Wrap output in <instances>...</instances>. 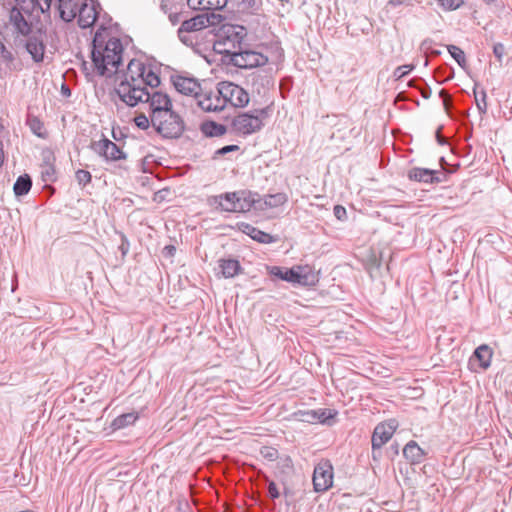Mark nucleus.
Returning <instances> with one entry per match:
<instances>
[{"mask_svg": "<svg viewBox=\"0 0 512 512\" xmlns=\"http://www.w3.org/2000/svg\"><path fill=\"white\" fill-rule=\"evenodd\" d=\"M159 85V69L155 65L140 59H132L116 92L127 105L135 106L139 102L148 100L149 94L146 86L155 88Z\"/></svg>", "mask_w": 512, "mask_h": 512, "instance_id": "obj_1", "label": "nucleus"}, {"mask_svg": "<svg viewBox=\"0 0 512 512\" xmlns=\"http://www.w3.org/2000/svg\"><path fill=\"white\" fill-rule=\"evenodd\" d=\"M123 46L117 37L96 33L91 57L97 73L111 75L117 71L122 60Z\"/></svg>", "mask_w": 512, "mask_h": 512, "instance_id": "obj_2", "label": "nucleus"}, {"mask_svg": "<svg viewBox=\"0 0 512 512\" xmlns=\"http://www.w3.org/2000/svg\"><path fill=\"white\" fill-rule=\"evenodd\" d=\"M282 60L283 50L278 41L258 44V78H261L263 87H274V74Z\"/></svg>", "mask_w": 512, "mask_h": 512, "instance_id": "obj_3", "label": "nucleus"}, {"mask_svg": "<svg viewBox=\"0 0 512 512\" xmlns=\"http://www.w3.org/2000/svg\"><path fill=\"white\" fill-rule=\"evenodd\" d=\"M150 107L152 109V122L156 126V121L164 118V122L173 126H184L183 118L172 110V102L170 97L163 92H155L151 97Z\"/></svg>", "mask_w": 512, "mask_h": 512, "instance_id": "obj_4", "label": "nucleus"}, {"mask_svg": "<svg viewBox=\"0 0 512 512\" xmlns=\"http://www.w3.org/2000/svg\"><path fill=\"white\" fill-rule=\"evenodd\" d=\"M214 48L221 54L234 53L245 37V28L239 25L223 24L217 31Z\"/></svg>", "mask_w": 512, "mask_h": 512, "instance_id": "obj_5", "label": "nucleus"}, {"mask_svg": "<svg viewBox=\"0 0 512 512\" xmlns=\"http://www.w3.org/2000/svg\"><path fill=\"white\" fill-rule=\"evenodd\" d=\"M253 202L254 200L242 199L236 192L213 196L209 199L210 205L226 212H244L250 209Z\"/></svg>", "mask_w": 512, "mask_h": 512, "instance_id": "obj_6", "label": "nucleus"}, {"mask_svg": "<svg viewBox=\"0 0 512 512\" xmlns=\"http://www.w3.org/2000/svg\"><path fill=\"white\" fill-rule=\"evenodd\" d=\"M223 18L220 14H199L195 17L182 22L179 28V34L197 32L210 26L221 24Z\"/></svg>", "mask_w": 512, "mask_h": 512, "instance_id": "obj_7", "label": "nucleus"}, {"mask_svg": "<svg viewBox=\"0 0 512 512\" xmlns=\"http://www.w3.org/2000/svg\"><path fill=\"white\" fill-rule=\"evenodd\" d=\"M219 93L224 100V106L229 102L235 107H244L249 102L248 93L242 87L232 82H220Z\"/></svg>", "mask_w": 512, "mask_h": 512, "instance_id": "obj_8", "label": "nucleus"}, {"mask_svg": "<svg viewBox=\"0 0 512 512\" xmlns=\"http://www.w3.org/2000/svg\"><path fill=\"white\" fill-rule=\"evenodd\" d=\"M16 5L10 13V23L17 33L27 36L32 32L33 18H38L41 14L25 12L17 2Z\"/></svg>", "mask_w": 512, "mask_h": 512, "instance_id": "obj_9", "label": "nucleus"}, {"mask_svg": "<svg viewBox=\"0 0 512 512\" xmlns=\"http://www.w3.org/2000/svg\"><path fill=\"white\" fill-rule=\"evenodd\" d=\"M396 430V421L391 420L388 423L378 424L372 435V456L373 459H377L381 455V448L385 445L393 436Z\"/></svg>", "mask_w": 512, "mask_h": 512, "instance_id": "obj_10", "label": "nucleus"}, {"mask_svg": "<svg viewBox=\"0 0 512 512\" xmlns=\"http://www.w3.org/2000/svg\"><path fill=\"white\" fill-rule=\"evenodd\" d=\"M99 14V5L93 0H82L78 4L75 19L79 27L85 29L92 27Z\"/></svg>", "mask_w": 512, "mask_h": 512, "instance_id": "obj_11", "label": "nucleus"}, {"mask_svg": "<svg viewBox=\"0 0 512 512\" xmlns=\"http://www.w3.org/2000/svg\"><path fill=\"white\" fill-rule=\"evenodd\" d=\"M91 149L107 161H118L126 158V154L121 147L106 137L93 141Z\"/></svg>", "mask_w": 512, "mask_h": 512, "instance_id": "obj_12", "label": "nucleus"}, {"mask_svg": "<svg viewBox=\"0 0 512 512\" xmlns=\"http://www.w3.org/2000/svg\"><path fill=\"white\" fill-rule=\"evenodd\" d=\"M170 81L177 92L182 95L196 97L202 92L201 83L198 79L184 74H174L170 77Z\"/></svg>", "mask_w": 512, "mask_h": 512, "instance_id": "obj_13", "label": "nucleus"}, {"mask_svg": "<svg viewBox=\"0 0 512 512\" xmlns=\"http://www.w3.org/2000/svg\"><path fill=\"white\" fill-rule=\"evenodd\" d=\"M198 105L204 111H218L224 109V100L219 93V86L217 89H203L199 95L195 97Z\"/></svg>", "mask_w": 512, "mask_h": 512, "instance_id": "obj_14", "label": "nucleus"}, {"mask_svg": "<svg viewBox=\"0 0 512 512\" xmlns=\"http://www.w3.org/2000/svg\"><path fill=\"white\" fill-rule=\"evenodd\" d=\"M333 483L332 466L328 462L319 463L313 473V485L316 492L328 490Z\"/></svg>", "mask_w": 512, "mask_h": 512, "instance_id": "obj_15", "label": "nucleus"}, {"mask_svg": "<svg viewBox=\"0 0 512 512\" xmlns=\"http://www.w3.org/2000/svg\"><path fill=\"white\" fill-rule=\"evenodd\" d=\"M438 175H444L440 171L426 169V168H412L408 172V177L411 180L424 182V183H439L442 179Z\"/></svg>", "mask_w": 512, "mask_h": 512, "instance_id": "obj_16", "label": "nucleus"}, {"mask_svg": "<svg viewBox=\"0 0 512 512\" xmlns=\"http://www.w3.org/2000/svg\"><path fill=\"white\" fill-rule=\"evenodd\" d=\"M229 55L231 56V62L239 68H252L256 66V54L254 52H240L237 49Z\"/></svg>", "mask_w": 512, "mask_h": 512, "instance_id": "obj_17", "label": "nucleus"}, {"mask_svg": "<svg viewBox=\"0 0 512 512\" xmlns=\"http://www.w3.org/2000/svg\"><path fill=\"white\" fill-rule=\"evenodd\" d=\"M287 199V195L280 192L266 195L263 199L258 198V210L277 208L285 204Z\"/></svg>", "mask_w": 512, "mask_h": 512, "instance_id": "obj_18", "label": "nucleus"}, {"mask_svg": "<svg viewBox=\"0 0 512 512\" xmlns=\"http://www.w3.org/2000/svg\"><path fill=\"white\" fill-rule=\"evenodd\" d=\"M188 6L196 10H220L228 0H187Z\"/></svg>", "mask_w": 512, "mask_h": 512, "instance_id": "obj_19", "label": "nucleus"}, {"mask_svg": "<svg viewBox=\"0 0 512 512\" xmlns=\"http://www.w3.org/2000/svg\"><path fill=\"white\" fill-rule=\"evenodd\" d=\"M26 50L31 55L34 62L39 63L44 59L45 45L42 40L36 37L30 38L26 43Z\"/></svg>", "mask_w": 512, "mask_h": 512, "instance_id": "obj_20", "label": "nucleus"}, {"mask_svg": "<svg viewBox=\"0 0 512 512\" xmlns=\"http://www.w3.org/2000/svg\"><path fill=\"white\" fill-rule=\"evenodd\" d=\"M492 355V349L488 345L482 344L475 349L472 359H476L479 362V366L486 370L491 365Z\"/></svg>", "mask_w": 512, "mask_h": 512, "instance_id": "obj_21", "label": "nucleus"}, {"mask_svg": "<svg viewBox=\"0 0 512 512\" xmlns=\"http://www.w3.org/2000/svg\"><path fill=\"white\" fill-rule=\"evenodd\" d=\"M337 413L330 409H318L307 412L306 420L308 422H320V423H329L331 419L335 417Z\"/></svg>", "mask_w": 512, "mask_h": 512, "instance_id": "obj_22", "label": "nucleus"}, {"mask_svg": "<svg viewBox=\"0 0 512 512\" xmlns=\"http://www.w3.org/2000/svg\"><path fill=\"white\" fill-rule=\"evenodd\" d=\"M219 268L224 277L230 278L237 275L240 271V264L235 259H221L219 261Z\"/></svg>", "mask_w": 512, "mask_h": 512, "instance_id": "obj_23", "label": "nucleus"}, {"mask_svg": "<svg viewBox=\"0 0 512 512\" xmlns=\"http://www.w3.org/2000/svg\"><path fill=\"white\" fill-rule=\"evenodd\" d=\"M403 455L407 460L413 463H418L422 460L423 450L415 441H410L405 445L403 449Z\"/></svg>", "mask_w": 512, "mask_h": 512, "instance_id": "obj_24", "label": "nucleus"}, {"mask_svg": "<svg viewBox=\"0 0 512 512\" xmlns=\"http://www.w3.org/2000/svg\"><path fill=\"white\" fill-rule=\"evenodd\" d=\"M301 268L298 267L297 269H286L283 270V275L281 276V280H285L287 282L291 283H298L302 285L308 284V277L307 275H303L300 273Z\"/></svg>", "mask_w": 512, "mask_h": 512, "instance_id": "obj_25", "label": "nucleus"}, {"mask_svg": "<svg viewBox=\"0 0 512 512\" xmlns=\"http://www.w3.org/2000/svg\"><path fill=\"white\" fill-rule=\"evenodd\" d=\"M137 419H138V414L136 412L125 413V414H122V415L116 417L112 421L111 427L114 430L123 429L129 425L134 424Z\"/></svg>", "mask_w": 512, "mask_h": 512, "instance_id": "obj_26", "label": "nucleus"}, {"mask_svg": "<svg viewBox=\"0 0 512 512\" xmlns=\"http://www.w3.org/2000/svg\"><path fill=\"white\" fill-rule=\"evenodd\" d=\"M32 187V180L28 174L21 175L17 178L13 190L16 196L26 195Z\"/></svg>", "mask_w": 512, "mask_h": 512, "instance_id": "obj_27", "label": "nucleus"}, {"mask_svg": "<svg viewBox=\"0 0 512 512\" xmlns=\"http://www.w3.org/2000/svg\"><path fill=\"white\" fill-rule=\"evenodd\" d=\"M446 47L452 58L459 64L461 68L465 69L467 66V61L464 51L456 45H447Z\"/></svg>", "mask_w": 512, "mask_h": 512, "instance_id": "obj_28", "label": "nucleus"}, {"mask_svg": "<svg viewBox=\"0 0 512 512\" xmlns=\"http://www.w3.org/2000/svg\"><path fill=\"white\" fill-rule=\"evenodd\" d=\"M40 173L44 182H54L57 178L54 164H41Z\"/></svg>", "mask_w": 512, "mask_h": 512, "instance_id": "obj_29", "label": "nucleus"}, {"mask_svg": "<svg viewBox=\"0 0 512 512\" xmlns=\"http://www.w3.org/2000/svg\"><path fill=\"white\" fill-rule=\"evenodd\" d=\"M260 454L262 455V457L265 460H267L269 462H274L279 458L278 450L276 448L270 447V446H263L260 449Z\"/></svg>", "mask_w": 512, "mask_h": 512, "instance_id": "obj_30", "label": "nucleus"}, {"mask_svg": "<svg viewBox=\"0 0 512 512\" xmlns=\"http://www.w3.org/2000/svg\"><path fill=\"white\" fill-rule=\"evenodd\" d=\"M76 180L79 185L86 186L88 183L91 182L92 176L89 171L79 169L75 173Z\"/></svg>", "mask_w": 512, "mask_h": 512, "instance_id": "obj_31", "label": "nucleus"}, {"mask_svg": "<svg viewBox=\"0 0 512 512\" xmlns=\"http://www.w3.org/2000/svg\"><path fill=\"white\" fill-rule=\"evenodd\" d=\"M280 240L278 235H272L261 230H258V243L269 244L278 242Z\"/></svg>", "mask_w": 512, "mask_h": 512, "instance_id": "obj_32", "label": "nucleus"}, {"mask_svg": "<svg viewBox=\"0 0 512 512\" xmlns=\"http://www.w3.org/2000/svg\"><path fill=\"white\" fill-rule=\"evenodd\" d=\"M240 148L238 145H227L224 146L214 152L213 159H217L221 156H224L230 152L238 151Z\"/></svg>", "mask_w": 512, "mask_h": 512, "instance_id": "obj_33", "label": "nucleus"}, {"mask_svg": "<svg viewBox=\"0 0 512 512\" xmlns=\"http://www.w3.org/2000/svg\"><path fill=\"white\" fill-rule=\"evenodd\" d=\"M414 65H402V66H398L394 72H393V75L394 77H396L397 79H401L403 78L404 76H406L407 74H409L413 69H414Z\"/></svg>", "mask_w": 512, "mask_h": 512, "instance_id": "obj_34", "label": "nucleus"}, {"mask_svg": "<svg viewBox=\"0 0 512 512\" xmlns=\"http://www.w3.org/2000/svg\"><path fill=\"white\" fill-rule=\"evenodd\" d=\"M253 117L247 114L239 115L235 120V125L242 126L243 128H247L248 126H252Z\"/></svg>", "mask_w": 512, "mask_h": 512, "instance_id": "obj_35", "label": "nucleus"}, {"mask_svg": "<svg viewBox=\"0 0 512 512\" xmlns=\"http://www.w3.org/2000/svg\"><path fill=\"white\" fill-rule=\"evenodd\" d=\"M272 112H273L272 105H269L266 108L261 109L260 111H258V128H260L261 126L266 125V123L264 122V119L266 117H268L269 114L272 113Z\"/></svg>", "mask_w": 512, "mask_h": 512, "instance_id": "obj_36", "label": "nucleus"}, {"mask_svg": "<svg viewBox=\"0 0 512 512\" xmlns=\"http://www.w3.org/2000/svg\"><path fill=\"white\" fill-rule=\"evenodd\" d=\"M164 138L177 139L182 135V130H155Z\"/></svg>", "mask_w": 512, "mask_h": 512, "instance_id": "obj_37", "label": "nucleus"}, {"mask_svg": "<svg viewBox=\"0 0 512 512\" xmlns=\"http://www.w3.org/2000/svg\"><path fill=\"white\" fill-rule=\"evenodd\" d=\"M41 156H42V164H54L55 156L51 150H49V149L43 150L41 153Z\"/></svg>", "mask_w": 512, "mask_h": 512, "instance_id": "obj_38", "label": "nucleus"}, {"mask_svg": "<svg viewBox=\"0 0 512 512\" xmlns=\"http://www.w3.org/2000/svg\"><path fill=\"white\" fill-rule=\"evenodd\" d=\"M439 4L447 10H454L460 6L459 0H439Z\"/></svg>", "mask_w": 512, "mask_h": 512, "instance_id": "obj_39", "label": "nucleus"}, {"mask_svg": "<svg viewBox=\"0 0 512 512\" xmlns=\"http://www.w3.org/2000/svg\"><path fill=\"white\" fill-rule=\"evenodd\" d=\"M134 123L138 128H147L149 121L144 114H140L134 117Z\"/></svg>", "mask_w": 512, "mask_h": 512, "instance_id": "obj_40", "label": "nucleus"}, {"mask_svg": "<svg viewBox=\"0 0 512 512\" xmlns=\"http://www.w3.org/2000/svg\"><path fill=\"white\" fill-rule=\"evenodd\" d=\"M493 53H494L495 57L499 61H501L503 56H504V54H505V47H504V45L501 44V43L495 44L494 47H493Z\"/></svg>", "mask_w": 512, "mask_h": 512, "instance_id": "obj_41", "label": "nucleus"}, {"mask_svg": "<svg viewBox=\"0 0 512 512\" xmlns=\"http://www.w3.org/2000/svg\"><path fill=\"white\" fill-rule=\"evenodd\" d=\"M130 244L128 239L124 234H121V244L119 246V250L121 251L122 255L125 256L129 252Z\"/></svg>", "mask_w": 512, "mask_h": 512, "instance_id": "obj_42", "label": "nucleus"}, {"mask_svg": "<svg viewBox=\"0 0 512 512\" xmlns=\"http://www.w3.org/2000/svg\"><path fill=\"white\" fill-rule=\"evenodd\" d=\"M268 273L281 280V276L283 275V269L278 266H266Z\"/></svg>", "mask_w": 512, "mask_h": 512, "instance_id": "obj_43", "label": "nucleus"}, {"mask_svg": "<svg viewBox=\"0 0 512 512\" xmlns=\"http://www.w3.org/2000/svg\"><path fill=\"white\" fill-rule=\"evenodd\" d=\"M334 215L338 220H343L346 217V209L341 205L334 207Z\"/></svg>", "mask_w": 512, "mask_h": 512, "instance_id": "obj_44", "label": "nucleus"}, {"mask_svg": "<svg viewBox=\"0 0 512 512\" xmlns=\"http://www.w3.org/2000/svg\"><path fill=\"white\" fill-rule=\"evenodd\" d=\"M176 253V247L174 245H166L163 250H162V254L165 256V257H174Z\"/></svg>", "mask_w": 512, "mask_h": 512, "instance_id": "obj_45", "label": "nucleus"}, {"mask_svg": "<svg viewBox=\"0 0 512 512\" xmlns=\"http://www.w3.org/2000/svg\"><path fill=\"white\" fill-rule=\"evenodd\" d=\"M205 137H220L225 134L227 130H202Z\"/></svg>", "mask_w": 512, "mask_h": 512, "instance_id": "obj_46", "label": "nucleus"}, {"mask_svg": "<svg viewBox=\"0 0 512 512\" xmlns=\"http://www.w3.org/2000/svg\"><path fill=\"white\" fill-rule=\"evenodd\" d=\"M474 94H475V97H476V101H477L478 108H479V109H486V107H487V103H486V92H485L484 90H482V91L480 92V95L482 96L483 107L481 106V104H480V102H479V100H478L476 89H474Z\"/></svg>", "mask_w": 512, "mask_h": 512, "instance_id": "obj_47", "label": "nucleus"}, {"mask_svg": "<svg viewBox=\"0 0 512 512\" xmlns=\"http://www.w3.org/2000/svg\"><path fill=\"white\" fill-rule=\"evenodd\" d=\"M268 490H269V494L272 498H277L279 496V492H278L274 482L269 483Z\"/></svg>", "mask_w": 512, "mask_h": 512, "instance_id": "obj_48", "label": "nucleus"}, {"mask_svg": "<svg viewBox=\"0 0 512 512\" xmlns=\"http://www.w3.org/2000/svg\"><path fill=\"white\" fill-rule=\"evenodd\" d=\"M402 4L411 5V2H410V0H389L388 1V5L393 6V7H396V6L402 5Z\"/></svg>", "mask_w": 512, "mask_h": 512, "instance_id": "obj_49", "label": "nucleus"}, {"mask_svg": "<svg viewBox=\"0 0 512 512\" xmlns=\"http://www.w3.org/2000/svg\"><path fill=\"white\" fill-rule=\"evenodd\" d=\"M243 231L247 233L252 239H256V228L247 224L245 225V230Z\"/></svg>", "mask_w": 512, "mask_h": 512, "instance_id": "obj_50", "label": "nucleus"}, {"mask_svg": "<svg viewBox=\"0 0 512 512\" xmlns=\"http://www.w3.org/2000/svg\"><path fill=\"white\" fill-rule=\"evenodd\" d=\"M441 130H436L435 137L440 145L447 143V138L441 135Z\"/></svg>", "mask_w": 512, "mask_h": 512, "instance_id": "obj_51", "label": "nucleus"}, {"mask_svg": "<svg viewBox=\"0 0 512 512\" xmlns=\"http://www.w3.org/2000/svg\"><path fill=\"white\" fill-rule=\"evenodd\" d=\"M112 131V137L118 141L121 137H124L123 130H111Z\"/></svg>", "mask_w": 512, "mask_h": 512, "instance_id": "obj_52", "label": "nucleus"}, {"mask_svg": "<svg viewBox=\"0 0 512 512\" xmlns=\"http://www.w3.org/2000/svg\"><path fill=\"white\" fill-rule=\"evenodd\" d=\"M33 132L40 138H46L48 136L47 130H33Z\"/></svg>", "mask_w": 512, "mask_h": 512, "instance_id": "obj_53", "label": "nucleus"}, {"mask_svg": "<svg viewBox=\"0 0 512 512\" xmlns=\"http://www.w3.org/2000/svg\"><path fill=\"white\" fill-rule=\"evenodd\" d=\"M201 128H213V129H216V128H224V127H223V126H221V125H217V124H215V123H210V124L205 123V124H203V125L201 126Z\"/></svg>", "mask_w": 512, "mask_h": 512, "instance_id": "obj_54", "label": "nucleus"}, {"mask_svg": "<svg viewBox=\"0 0 512 512\" xmlns=\"http://www.w3.org/2000/svg\"><path fill=\"white\" fill-rule=\"evenodd\" d=\"M421 94L424 98H429L430 97V94H431V90L429 87H426L424 88L422 91H421Z\"/></svg>", "mask_w": 512, "mask_h": 512, "instance_id": "obj_55", "label": "nucleus"}, {"mask_svg": "<svg viewBox=\"0 0 512 512\" xmlns=\"http://www.w3.org/2000/svg\"><path fill=\"white\" fill-rule=\"evenodd\" d=\"M400 132H401V130H395V129H392V130H391V134H392V136H396V134H397V133H400Z\"/></svg>", "mask_w": 512, "mask_h": 512, "instance_id": "obj_56", "label": "nucleus"}, {"mask_svg": "<svg viewBox=\"0 0 512 512\" xmlns=\"http://www.w3.org/2000/svg\"><path fill=\"white\" fill-rule=\"evenodd\" d=\"M2 165V152L0 151V166Z\"/></svg>", "mask_w": 512, "mask_h": 512, "instance_id": "obj_57", "label": "nucleus"}, {"mask_svg": "<svg viewBox=\"0 0 512 512\" xmlns=\"http://www.w3.org/2000/svg\"><path fill=\"white\" fill-rule=\"evenodd\" d=\"M415 82H416V80H411V81H410V85H411V86H414V85H415V84H414Z\"/></svg>", "mask_w": 512, "mask_h": 512, "instance_id": "obj_58", "label": "nucleus"}, {"mask_svg": "<svg viewBox=\"0 0 512 512\" xmlns=\"http://www.w3.org/2000/svg\"><path fill=\"white\" fill-rule=\"evenodd\" d=\"M255 130L254 129H251V130H246L247 133H252L254 132Z\"/></svg>", "mask_w": 512, "mask_h": 512, "instance_id": "obj_59", "label": "nucleus"}, {"mask_svg": "<svg viewBox=\"0 0 512 512\" xmlns=\"http://www.w3.org/2000/svg\"><path fill=\"white\" fill-rule=\"evenodd\" d=\"M162 125H163L162 121H159V126L157 128H161Z\"/></svg>", "mask_w": 512, "mask_h": 512, "instance_id": "obj_60", "label": "nucleus"}, {"mask_svg": "<svg viewBox=\"0 0 512 512\" xmlns=\"http://www.w3.org/2000/svg\"><path fill=\"white\" fill-rule=\"evenodd\" d=\"M424 65H425V66H427V65H428V60H427V59L425 60Z\"/></svg>", "mask_w": 512, "mask_h": 512, "instance_id": "obj_61", "label": "nucleus"}, {"mask_svg": "<svg viewBox=\"0 0 512 512\" xmlns=\"http://www.w3.org/2000/svg\"><path fill=\"white\" fill-rule=\"evenodd\" d=\"M0 46H2V44L0 43Z\"/></svg>", "mask_w": 512, "mask_h": 512, "instance_id": "obj_62", "label": "nucleus"}]
</instances>
